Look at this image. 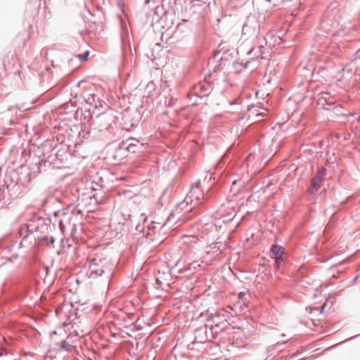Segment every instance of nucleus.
<instances>
[{
	"label": "nucleus",
	"instance_id": "nucleus-1",
	"mask_svg": "<svg viewBox=\"0 0 360 360\" xmlns=\"http://www.w3.org/2000/svg\"><path fill=\"white\" fill-rule=\"evenodd\" d=\"M325 176V169L319 171L316 175L311 180V188L309 191L313 193L314 191H318L322 186V181Z\"/></svg>",
	"mask_w": 360,
	"mask_h": 360
},
{
	"label": "nucleus",
	"instance_id": "nucleus-2",
	"mask_svg": "<svg viewBox=\"0 0 360 360\" xmlns=\"http://www.w3.org/2000/svg\"><path fill=\"white\" fill-rule=\"evenodd\" d=\"M227 316H225L224 314H221L219 312L216 314L214 316H210V321L214 324L216 327H219V325L224 321H227Z\"/></svg>",
	"mask_w": 360,
	"mask_h": 360
},
{
	"label": "nucleus",
	"instance_id": "nucleus-3",
	"mask_svg": "<svg viewBox=\"0 0 360 360\" xmlns=\"http://www.w3.org/2000/svg\"><path fill=\"white\" fill-rule=\"evenodd\" d=\"M271 252L275 257L283 256V250L282 247L278 245H273L271 248Z\"/></svg>",
	"mask_w": 360,
	"mask_h": 360
},
{
	"label": "nucleus",
	"instance_id": "nucleus-4",
	"mask_svg": "<svg viewBox=\"0 0 360 360\" xmlns=\"http://www.w3.org/2000/svg\"><path fill=\"white\" fill-rule=\"evenodd\" d=\"M200 192L196 188L191 191L190 198H191V202H193L194 200L193 198H194L197 201H199L200 200Z\"/></svg>",
	"mask_w": 360,
	"mask_h": 360
},
{
	"label": "nucleus",
	"instance_id": "nucleus-5",
	"mask_svg": "<svg viewBox=\"0 0 360 360\" xmlns=\"http://www.w3.org/2000/svg\"><path fill=\"white\" fill-rule=\"evenodd\" d=\"M60 347L64 350L70 351L71 349L72 346L68 342H66V341H62L60 344Z\"/></svg>",
	"mask_w": 360,
	"mask_h": 360
},
{
	"label": "nucleus",
	"instance_id": "nucleus-6",
	"mask_svg": "<svg viewBox=\"0 0 360 360\" xmlns=\"http://www.w3.org/2000/svg\"><path fill=\"white\" fill-rule=\"evenodd\" d=\"M89 56V51H86L85 53H84L83 54H80L78 56L79 58L80 59V60L82 61H84V60H87L88 57Z\"/></svg>",
	"mask_w": 360,
	"mask_h": 360
},
{
	"label": "nucleus",
	"instance_id": "nucleus-7",
	"mask_svg": "<svg viewBox=\"0 0 360 360\" xmlns=\"http://www.w3.org/2000/svg\"><path fill=\"white\" fill-rule=\"evenodd\" d=\"M275 261L277 266L278 267L280 266V264L283 261V256L275 257Z\"/></svg>",
	"mask_w": 360,
	"mask_h": 360
},
{
	"label": "nucleus",
	"instance_id": "nucleus-8",
	"mask_svg": "<svg viewBox=\"0 0 360 360\" xmlns=\"http://www.w3.org/2000/svg\"><path fill=\"white\" fill-rule=\"evenodd\" d=\"M328 300H326L321 307V312H323V309L328 306Z\"/></svg>",
	"mask_w": 360,
	"mask_h": 360
},
{
	"label": "nucleus",
	"instance_id": "nucleus-9",
	"mask_svg": "<svg viewBox=\"0 0 360 360\" xmlns=\"http://www.w3.org/2000/svg\"><path fill=\"white\" fill-rule=\"evenodd\" d=\"M245 295V292H240V293L239 294V297H240V298H243V297Z\"/></svg>",
	"mask_w": 360,
	"mask_h": 360
},
{
	"label": "nucleus",
	"instance_id": "nucleus-10",
	"mask_svg": "<svg viewBox=\"0 0 360 360\" xmlns=\"http://www.w3.org/2000/svg\"><path fill=\"white\" fill-rule=\"evenodd\" d=\"M56 335V332H53V333H51V338H53V335Z\"/></svg>",
	"mask_w": 360,
	"mask_h": 360
},
{
	"label": "nucleus",
	"instance_id": "nucleus-11",
	"mask_svg": "<svg viewBox=\"0 0 360 360\" xmlns=\"http://www.w3.org/2000/svg\"><path fill=\"white\" fill-rule=\"evenodd\" d=\"M236 182H237V181H236V180H235V181H233V185L236 184Z\"/></svg>",
	"mask_w": 360,
	"mask_h": 360
},
{
	"label": "nucleus",
	"instance_id": "nucleus-12",
	"mask_svg": "<svg viewBox=\"0 0 360 360\" xmlns=\"http://www.w3.org/2000/svg\"><path fill=\"white\" fill-rule=\"evenodd\" d=\"M60 226H63V224H62V221L60 222Z\"/></svg>",
	"mask_w": 360,
	"mask_h": 360
},
{
	"label": "nucleus",
	"instance_id": "nucleus-13",
	"mask_svg": "<svg viewBox=\"0 0 360 360\" xmlns=\"http://www.w3.org/2000/svg\"><path fill=\"white\" fill-rule=\"evenodd\" d=\"M332 305H333V302H330V307H331Z\"/></svg>",
	"mask_w": 360,
	"mask_h": 360
}]
</instances>
